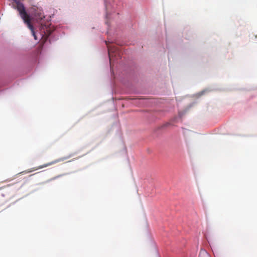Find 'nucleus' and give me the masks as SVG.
<instances>
[{
	"mask_svg": "<svg viewBox=\"0 0 257 257\" xmlns=\"http://www.w3.org/2000/svg\"><path fill=\"white\" fill-rule=\"evenodd\" d=\"M17 4V9L19 12L21 18L24 21V23L27 24L28 27L31 31L33 36L35 40H37V36L34 30L33 26L31 23V19L29 15L27 14L25 9V6L18 0H13Z\"/></svg>",
	"mask_w": 257,
	"mask_h": 257,
	"instance_id": "obj_1",
	"label": "nucleus"
},
{
	"mask_svg": "<svg viewBox=\"0 0 257 257\" xmlns=\"http://www.w3.org/2000/svg\"><path fill=\"white\" fill-rule=\"evenodd\" d=\"M58 162H59L58 160H56V161H53V162H51L50 163H47L44 164L43 165L40 166H39L37 168H34L33 171H35V170H37L38 169H42V168H44V167H47L49 166L50 165H53V164H54L55 163H57Z\"/></svg>",
	"mask_w": 257,
	"mask_h": 257,
	"instance_id": "obj_2",
	"label": "nucleus"
},
{
	"mask_svg": "<svg viewBox=\"0 0 257 257\" xmlns=\"http://www.w3.org/2000/svg\"><path fill=\"white\" fill-rule=\"evenodd\" d=\"M43 18H44V17L41 14L39 17H36V20L41 21Z\"/></svg>",
	"mask_w": 257,
	"mask_h": 257,
	"instance_id": "obj_3",
	"label": "nucleus"
},
{
	"mask_svg": "<svg viewBox=\"0 0 257 257\" xmlns=\"http://www.w3.org/2000/svg\"><path fill=\"white\" fill-rule=\"evenodd\" d=\"M204 254L206 257H208L207 253L205 251L204 252Z\"/></svg>",
	"mask_w": 257,
	"mask_h": 257,
	"instance_id": "obj_4",
	"label": "nucleus"
},
{
	"mask_svg": "<svg viewBox=\"0 0 257 257\" xmlns=\"http://www.w3.org/2000/svg\"><path fill=\"white\" fill-rule=\"evenodd\" d=\"M108 53H109V57H110V55L109 54V49H108Z\"/></svg>",
	"mask_w": 257,
	"mask_h": 257,
	"instance_id": "obj_5",
	"label": "nucleus"
},
{
	"mask_svg": "<svg viewBox=\"0 0 257 257\" xmlns=\"http://www.w3.org/2000/svg\"><path fill=\"white\" fill-rule=\"evenodd\" d=\"M199 257H201V255H199Z\"/></svg>",
	"mask_w": 257,
	"mask_h": 257,
	"instance_id": "obj_6",
	"label": "nucleus"
}]
</instances>
